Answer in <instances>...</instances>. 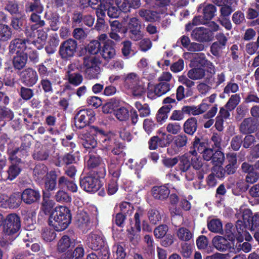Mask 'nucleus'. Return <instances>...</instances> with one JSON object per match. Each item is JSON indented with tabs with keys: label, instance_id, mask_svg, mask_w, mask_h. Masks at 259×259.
I'll return each mask as SVG.
<instances>
[{
	"label": "nucleus",
	"instance_id": "nucleus-25",
	"mask_svg": "<svg viewBox=\"0 0 259 259\" xmlns=\"http://www.w3.org/2000/svg\"><path fill=\"white\" fill-rule=\"evenodd\" d=\"M30 19L32 22L35 23V24L32 25L30 27H27L26 29V34L27 37L34 36V31L38 28L43 26L45 25V22L40 20V17L35 13L32 14Z\"/></svg>",
	"mask_w": 259,
	"mask_h": 259
},
{
	"label": "nucleus",
	"instance_id": "nucleus-8",
	"mask_svg": "<svg viewBox=\"0 0 259 259\" xmlns=\"http://www.w3.org/2000/svg\"><path fill=\"white\" fill-rule=\"evenodd\" d=\"M100 62L95 57L84 58V69L86 76L89 79L98 78L101 72Z\"/></svg>",
	"mask_w": 259,
	"mask_h": 259
},
{
	"label": "nucleus",
	"instance_id": "nucleus-12",
	"mask_svg": "<svg viewBox=\"0 0 259 259\" xmlns=\"http://www.w3.org/2000/svg\"><path fill=\"white\" fill-rule=\"evenodd\" d=\"M76 49V41L70 38L61 44L59 49V53L62 58L68 59L74 55Z\"/></svg>",
	"mask_w": 259,
	"mask_h": 259
},
{
	"label": "nucleus",
	"instance_id": "nucleus-14",
	"mask_svg": "<svg viewBox=\"0 0 259 259\" xmlns=\"http://www.w3.org/2000/svg\"><path fill=\"white\" fill-rule=\"evenodd\" d=\"M101 186L99 179L93 176L86 177L80 181L81 187L88 192H96L99 189Z\"/></svg>",
	"mask_w": 259,
	"mask_h": 259
},
{
	"label": "nucleus",
	"instance_id": "nucleus-63",
	"mask_svg": "<svg viewBox=\"0 0 259 259\" xmlns=\"http://www.w3.org/2000/svg\"><path fill=\"white\" fill-rule=\"evenodd\" d=\"M166 128L168 133L175 135L180 132L181 127L179 123L174 122L167 124Z\"/></svg>",
	"mask_w": 259,
	"mask_h": 259
},
{
	"label": "nucleus",
	"instance_id": "nucleus-28",
	"mask_svg": "<svg viewBox=\"0 0 259 259\" xmlns=\"http://www.w3.org/2000/svg\"><path fill=\"white\" fill-rule=\"evenodd\" d=\"M84 250L81 245H78L72 250H68L62 255L61 259H82Z\"/></svg>",
	"mask_w": 259,
	"mask_h": 259
},
{
	"label": "nucleus",
	"instance_id": "nucleus-17",
	"mask_svg": "<svg viewBox=\"0 0 259 259\" xmlns=\"http://www.w3.org/2000/svg\"><path fill=\"white\" fill-rule=\"evenodd\" d=\"M192 36L197 41H208L212 37V32L207 28L204 27H200L193 30Z\"/></svg>",
	"mask_w": 259,
	"mask_h": 259
},
{
	"label": "nucleus",
	"instance_id": "nucleus-15",
	"mask_svg": "<svg viewBox=\"0 0 259 259\" xmlns=\"http://www.w3.org/2000/svg\"><path fill=\"white\" fill-rule=\"evenodd\" d=\"M213 246L219 250H229L230 252L235 251V246H233L224 237L220 236L214 237L212 240Z\"/></svg>",
	"mask_w": 259,
	"mask_h": 259
},
{
	"label": "nucleus",
	"instance_id": "nucleus-38",
	"mask_svg": "<svg viewBox=\"0 0 259 259\" xmlns=\"http://www.w3.org/2000/svg\"><path fill=\"white\" fill-rule=\"evenodd\" d=\"M237 3L235 0H228V2L222 6L221 13L223 17L229 16L235 10Z\"/></svg>",
	"mask_w": 259,
	"mask_h": 259
},
{
	"label": "nucleus",
	"instance_id": "nucleus-62",
	"mask_svg": "<svg viewBox=\"0 0 259 259\" xmlns=\"http://www.w3.org/2000/svg\"><path fill=\"white\" fill-rule=\"evenodd\" d=\"M168 227L166 225H162L155 229L154 234L156 238H161L166 235Z\"/></svg>",
	"mask_w": 259,
	"mask_h": 259
},
{
	"label": "nucleus",
	"instance_id": "nucleus-36",
	"mask_svg": "<svg viewBox=\"0 0 259 259\" xmlns=\"http://www.w3.org/2000/svg\"><path fill=\"white\" fill-rule=\"evenodd\" d=\"M139 14L145 20L150 22L157 21L161 17L157 12L148 10H141Z\"/></svg>",
	"mask_w": 259,
	"mask_h": 259
},
{
	"label": "nucleus",
	"instance_id": "nucleus-19",
	"mask_svg": "<svg viewBox=\"0 0 259 259\" xmlns=\"http://www.w3.org/2000/svg\"><path fill=\"white\" fill-rule=\"evenodd\" d=\"M21 77L23 82L27 85L31 87L36 83L38 80L36 72L32 68H28L21 73Z\"/></svg>",
	"mask_w": 259,
	"mask_h": 259
},
{
	"label": "nucleus",
	"instance_id": "nucleus-44",
	"mask_svg": "<svg viewBox=\"0 0 259 259\" xmlns=\"http://www.w3.org/2000/svg\"><path fill=\"white\" fill-rule=\"evenodd\" d=\"M185 132L190 135L193 134L197 129V120L192 117L188 119L184 125Z\"/></svg>",
	"mask_w": 259,
	"mask_h": 259
},
{
	"label": "nucleus",
	"instance_id": "nucleus-24",
	"mask_svg": "<svg viewBox=\"0 0 259 259\" xmlns=\"http://www.w3.org/2000/svg\"><path fill=\"white\" fill-rule=\"evenodd\" d=\"M57 175L54 170H51L45 177L44 181V191L49 192L55 190L57 185Z\"/></svg>",
	"mask_w": 259,
	"mask_h": 259
},
{
	"label": "nucleus",
	"instance_id": "nucleus-29",
	"mask_svg": "<svg viewBox=\"0 0 259 259\" xmlns=\"http://www.w3.org/2000/svg\"><path fill=\"white\" fill-rule=\"evenodd\" d=\"M170 191L166 186H155L152 188V196L157 199L164 200L167 198Z\"/></svg>",
	"mask_w": 259,
	"mask_h": 259
},
{
	"label": "nucleus",
	"instance_id": "nucleus-30",
	"mask_svg": "<svg viewBox=\"0 0 259 259\" xmlns=\"http://www.w3.org/2000/svg\"><path fill=\"white\" fill-rule=\"evenodd\" d=\"M110 26L111 31L110 33V37L116 41L120 40V36L118 35V33H125L126 30L122 28L121 24L116 20L113 21L110 23Z\"/></svg>",
	"mask_w": 259,
	"mask_h": 259
},
{
	"label": "nucleus",
	"instance_id": "nucleus-22",
	"mask_svg": "<svg viewBox=\"0 0 259 259\" xmlns=\"http://www.w3.org/2000/svg\"><path fill=\"white\" fill-rule=\"evenodd\" d=\"M174 87L173 82H160L155 84L153 89H150L148 96H151L150 91H153L155 95L160 97L168 92Z\"/></svg>",
	"mask_w": 259,
	"mask_h": 259
},
{
	"label": "nucleus",
	"instance_id": "nucleus-42",
	"mask_svg": "<svg viewBox=\"0 0 259 259\" xmlns=\"http://www.w3.org/2000/svg\"><path fill=\"white\" fill-rule=\"evenodd\" d=\"M114 115L118 120L121 121H126L129 118L128 110L123 106H118L114 110Z\"/></svg>",
	"mask_w": 259,
	"mask_h": 259
},
{
	"label": "nucleus",
	"instance_id": "nucleus-35",
	"mask_svg": "<svg viewBox=\"0 0 259 259\" xmlns=\"http://www.w3.org/2000/svg\"><path fill=\"white\" fill-rule=\"evenodd\" d=\"M202 8L204 18L206 20H210L214 17L216 8L213 5L211 4L201 5L198 8V11H200Z\"/></svg>",
	"mask_w": 259,
	"mask_h": 259
},
{
	"label": "nucleus",
	"instance_id": "nucleus-31",
	"mask_svg": "<svg viewBox=\"0 0 259 259\" xmlns=\"http://www.w3.org/2000/svg\"><path fill=\"white\" fill-rule=\"evenodd\" d=\"M27 61V52L16 54L13 58V66L15 69L20 70L25 67Z\"/></svg>",
	"mask_w": 259,
	"mask_h": 259
},
{
	"label": "nucleus",
	"instance_id": "nucleus-39",
	"mask_svg": "<svg viewBox=\"0 0 259 259\" xmlns=\"http://www.w3.org/2000/svg\"><path fill=\"white\" fill-rule=\"evenodd\" d=\"M49 172L47 166L43 164L36 165L33 170L34 176L37 181L44 180Z\"/></svg>",
	"mask_w": 259,
	"mask_h": 259
},
{
	"label": "nucleus",
	"instance_id": "nucleus-32",
	"mask_svg": "<svg viewBox=\"0 0 259 259\" xmlns=\"http://www.w3.org/2000/svg\"><path fill=\"white\" fill-rule=\"evenodd\" d=\"M255 123L251 118L245 119L241 123L240 130L243 134L253 133L255 128Z\"/></svg>",
	"mask_w": 259,
	"mask_h": 259
},
{
	"label": "nucleus",
	"instance_id": "nucleus-3",
	"mask_svg": "<svg viewBox=\"0 0 259 259\" xmlns=\"http://www.w3.org/2000/svg\"><path fill=\"white\" fill-rule=\"evenodd\" d=\"M189 153L191 166H192V169L195 170V177L197 174L199 180V183L197 185L194 184V186L195 189H199L201 188L200 183L204 178V174L208 171L209 168L207 164L203 163L201 157L198 155L195 150H190Z\"/></svg>",
	"mask_w": 259,
	"mask_h": 259
},
{
	"label": "nucleus",
	"instance_id": "nucleus-1",
	"mask_svg": "<svg viewBox=\"0 0 259 259\" xmlns=\"http://www.w3.org/2000/svg\"><path fill=\"white\" fill-rule=\"evenodd\" d=\"M179 163L178 166L170 169L166 175V177L173 181H180V179L177 174L178 171H180L181 175H184L187 181H191L195 178V170L191 167L190 161L189 153L178 157Z\"/></svg>",
	"mask_w": 259,
	"mask_h": 259
},
{
	"label": "nucleus",
	"instance_id": "nucleus-2",
	"mask_svg": "<svg viewBox=\"0 0 259 259\" xmlns=\"http://www.w3.org/2000/svg\"><path fill=\"white\" fill-rule=\"evenodd\" d=\"M71 222V215L69 209L64 206L56 207L51 213L49 225L56 231L66 229Z\"/></svg>",
	"mask_w": 259,
	"mask_h": 259
},
{
	"label": "nucleus",
	"instance_id": "nucleus-49",
	"mask_svg": "<svg viewBox=\"0 0 259 259\" xmlns=\"http://www.w3.org/2000/svg\"><path fill=\"white\" fill-rule=\"evenodd\" d=\"M225 160L224 154L220 150L216 151L213 156L211 162L214 166H221Z\"/></svg>",
	"mask_w": 259,
	"mask_h": 259
},
{
	"label": "nucleus",
	"instance_id": "nucleus-27",
	"mask_svg": "<svg viewBox=\"0 0 259 259\" xmlns=\"http://www.w3.org/2000/svg\"><path fill=\"white\" fill-rule=\"evenodd\" d=\"M33 32L34 36L29 37L33 39L31 41L32 43L39 49L42 47V46L46 41L47 37V34L42 29H36Z\"/></svg>",
	"mask_w": 259,
	"mask_h": 259
},
{
	"label": "nucleus",
	"instance_id": "nucleus-57",
	"mask_svg": "<svg viewBox=\"0 0 259 259\" xmlns=\"http://www.w3.org/2000/svg\"><path fill=\"white\" fill-rule=\"evenodd\" d=\"M20 196V195L19 193H15L10 197H8L9 206L8 207L12 208L18 207L21 203Z\"/></svg>",
	"mask_w": 259,
	"mask_h": 259
},
{
	"label": "nucleus",
	"instance_id": "nucleus-4",
	"mask_svg": "<svg viewBox=\"0 0 259 259\" xmlns=\"http://www.w3.org/2000/svg\"><path fill=\"white\" fill-rule=\"evenodd\" d=\"M107 162L109 174L112 177L108 185V193L109 195H113L118 189L117 180L120 175V165L115 157L109 158Z\"/></svg>",
	"mask_w": 259,
	"mask_h": 259
},
{
	"label": "nucleus",
	"instance_id": "nucleus-33",
	"mask_svg": "<svg viewBox=\"0 0 259 259\" xmlns=\"http://www.w3.org/2000/svg\"><path fill=\"white\" fill-rule=\"evenodd\" d=\"M74 241L68 236L64 235L59 240L58 243L57 249L59 252L66 251L70 247L74 246Z\"/></svg>",
	"mask_w": 259,
	"mask_h": 259
},
{
	"label": "nucleus",
	"instance_id": "nucleus-60",
	"mask_svg": "<svg viewBox=\"0 0 259 259\" xmlns=\"http://www.w3.org/2000/svg\"><path fill=\"white\" fill-rule=\"evenodd\" d=\"M101 163V159L98 156L90 155L89 159L87 160V166L90 168H94L100 165Z\"/></svg>",
	"mask_w": 259,
	"mask_h": 259
},
{
	"label": "nucleus",
	"instance_id": "nucleus-10",
	"mask_svg": "<svg viewBox=\"0 0 259 259\" xmlns=\"http://www.w3.org/2000/svg\"><path fill=\"white\" fill-rule=\"evenodd\" d=\"M91 132L99 135V143L103 149L109 150L112 148L114 144H116V136L112 133L105 134L103 131L95 126L91 127Z\"/></svg>",
	"mask_w": 259,
	"mask_h": 259
},
{
	"label": "nucleus",
	"instance_id": "nucleus-6",
	"mask_svg": "<svg viewBox=\"0 0 259 259\" xmlns=\"http://www.w3.org/2000/svg\"><path fill=\"white\" fill-rule=\"evenodd\" d=\"M125 85L130 89L133 95L136 98H140L145 93V88L140 77L135 73L127 74L125 79Z\"/></svg>",
	"mask_w": 259,
	"mask_h": 259
},
{
	"label": "nucleus",
	"instance_id": "nucleus-9",
	"mask_svg": "<svg viewBox=\"0 0 259 259\" xmlns=\"http://www.w3.org/2000/svg\"><path fill=\"white\" fill-rule=\"evenodd\" d=\"M20 228L21 221L19 216L15 213H11L4 221L3 232L7 235L15 236Z\"/></svg>",
	"mask_w": 259,
	"mask_h": 259
},
{
	"label": "nucleus",
	"instance_id": "nucleus-55",
	"mask_svg": "<svg viewBox=\"0 0 259 259\" xmlns=\"http://www.w3.org/2000/svg\"><path fill=\"white\" fill-rule=\"evenodd\" d=\"M100 43L98 40H92L87 46L86 50L93 55L97 54L100 50Z\"/></svg>",
	"mask_w": 259,
	"mask_h": 259
},
{
	"label": "nucleus",
	"instance_id": "nucleus-51",
	"mask_svg": "<svg viewBox=\"0 0 259 259\" xmlns=\"http://www.w3.org/2000/svg\"><path fill=\"white\" fill-rule=\"evenodd\" d=\"M50 193L49 192L43 191L42 206L46 211H49L55 205V202L53 200L50 199Z\"/></svg>",
	"mask_w": 259,
	"mask_h": 259
},
{
	"label": "nucleus",
	"instance_id": "nucleus-5",
	"mask_svg": "<svg viewBox=\"0 0 259 259\" xmlns=\"http://www.w3.org/2000/svg\"><path fill=\"white\" fill-rule=\"evenodd\" d=\"M22 151L18 148L8 149L9 159L12 164L9 166L8 170V179L12 181L15 179L20 173L21 168L19 165L21 162V159L18 156H20Z\"/></svg>",
	"mask_w": 259,
	"mask_h": 259
},
{
	"label": "nucleus",
	"instance_id": "nucleus-37",
	"mask_svg": "<svg viewBox=\"0 0 259 259\" xmlns=\"http://www.w3.org/2000/svg\"><path fill=\"white\" fill-rule=\"evenodd\" d=\"M218 42L213 43L211 47V52L215 54L220 50L222 49L227 42V38L223 33H219L217 35Z\"/></svg>",
	"mask_w": 259,
	"mask_h": 259
},
{
	"label": "nucleus",
	"instance_id": "nucleus-48",
	"mask_svg": "<svg viewBox=\"0 0 259 259\" xmlns=\"http://www.w3.org/2000/svg\"><path fill=\"white\" fill-rule=\"evenodd\" d=\"M177 236L181 240L186 241L192 238V234L188 229L181 227L177 231Z\"/></svg>",
	"mask_w": 259,
	"mask_h": 259
},
{
	"label": "nucleus",
	"instance_id": "nucleus-47",
	"mask_svg": "<svg viewBox=\"0 0 259 259\" xmlns=\"http://www.w3.org/2000/svg\"><path fill=\"white\" fill-rule=\"evenodd\" d=\"M208 229L214 233H221L223 230L222 224L220 220L215 219L208 222Z\"/></svg>",
	"mask_w": 259,
	"mask_h": 259
},
{
	"label": "nucleus",
	"instance_id": "nucleus-16",
	"mask_svg": "<svg viewBox=\"0 0 259 259\" xmlns=\"http://www.w3.org/2000/svg\"><path fill=\"white\" fill-rule=\"evenodd\" d=\"M140 26L137 18L133 17L130 19L127 27L130 30V37L132 39L138 40L142 38V34L140 30Z\"/></svg>",
	"mask_w": 259,
	"mask_h": 259
},
{
	"label": "nucleus",
	"instance_id": "nucleus-41",
	"mask_svg": "<svg viewBox=\"0 0 259 259\" xmlns=\"http://www.w3.org/2000/svg\"><path fill=\"white\" fill-rule=\"evenodd\" d=\"M187 75L192 80L200 79L204 77L205 71L201 67H196L190 70L187 73Z\"/></svg>",
	"mask_w": 259,
	"mask_h": 259
},
{
	"label": "nucleus",
	"instance_id": "nucleus-58",
	"mask_svg": "<svg viewBox=\"0 0 259 259\" xmlns=\"http://www.w3.org/2000/svg\"><path fill=\"white\" fill-rule=\"evenodd\" d=\"M148 217L150 223L152 224H156L161 219L159 211L155 209H151L149 210Z\"/></svg>",
	"mask_w": 259,
	"mask_h": 259
},
{
	"label": "nucleus",
	"instance_id": "nucleus-59",
	"mask_svg": "<svg viewBox=\"0 0 259 259\" xmlns=\"http://www.w3.org/2000/svg\"><path fill=\"white\" fill-rule=\"evenodd\" d=\"M16 239V237L13 235H7L3 232V236L0 237V246L3 247H7Z\"/></svg>",
	"mask_w": 259,
	"mask_h": 259
},
{
	"label": "nucleus",
	"instance_id": "nucleus-7",
	"mask_svg": "<svg viewBox=\"0 0 259 259\" xmlns=\"http://www.w3.org/2000/svg\"><path fill=\"white\" fill-rule=\"evenodd\" d=\"M87 244L89 247L93 250H101L102 259H108L109 251L105 244L104 239L99 234H90L87 239Z\"/></svg>",
	"mask_w": 259,
	"mask_h": 259
},
{
	"label": "nucleus",
	"instance_id": "nucleus-61",
	"mask_svg": "<svg viewBox=\"0 0 259 259\" xmlns=\"http://www.w3.org/2000/svg\"><path fill=\"white\" fill-rule=\"evenodd\" d=\"M149 148L151 150H155L158 146L163 147L165 144L163 143L162 140L157 137H152L149 142Z\"/></svg>",
	"mask_w": 259,
	"mask_h": 259
},
{
	"label": "nucleus",
	"instance_id": "nucleus-43",
	"mask_svg": "<svg viewBox=\"0 0 259 259\" xmlns=\"http://www.w3.org/2000/svg\"><path fill=\"white\" fill-rule=\"evenodd\" d=\"M12 35V29L8 25L0 24V41H6L11 38Z\"/></svg>",
	"mask_w": 259,
	"mask_h": 259
},
{
	"label": "nucleus",
	"instance_id": "nucleus-56",
	"mask_svg": "<svg viewBox=\"0 0 259 259\" xmlns=\"http://www.w3.org/2000/svg\"><path fill=\"white\" fill-rule=\"evenodd\" d=\"M119 207L120 213L124 214L131 215L134 211V207L131 203L127 202H122L119 203Z\"/></svg>",
	"mask_w": 259,
	"mask_h": 259
},
{
	"label": "nucleus",
	"instance_id": "nucleus-18",
	"mask_svg": "<svg viewBox=\"0 0 259 259\" xmlns=\"http://www.w3.org/2000/svg\"><path fill=\"white\" fill-rule=\"evenodd\" d=\"M225 236L228 238L230 242L235 246V241L236 239L237 241L239 242H242L243 240V236L242 232L240 231H237L236 232V228L233 227L232 224H228L226 226L225 229Z\"/></svg>",
	"mask_w": 259,
	"mask_h": 259
},
{
	"label": "nucleus",
	"instance_id": "nucleus-11",
	"mask_svg": "<svg viewBox=\"0 0 259 259\" xmlns=\"http://www.w3.org/2000/svg\"><path fill=\"white\" fill-rule=\"evenodd\" d=\"M95 112L91 109L81 110L74 117V124L78 128H82L95 119Z\"/></svg>",
	"mask_w": 259,
	"mask_h": 259
},
{
	"label": "nucleus",
	"instance_id": "nucleus-54",
	"mask_svg": "<svg viewBox=\"0 0 259 259\" xmlns=\"http://www.w3.org/2000/svg\"><path fill=\"white\" fill-rule=\"evenodd\" d=\"M240 101V96L238 94L233 95L227 102L226 105V107L228 110L231 111L235 109L237 105L239 103Z\"/></svg>",
	"mask_w": 259,
	"mask_h": 259
},
{
	"label": "nucleus",
	"instance_id": "nucleus-13",
	"mask_svg": "<svg viewBox=\"0 0 259 259\" xmlns=\"http://www.w3.org/2000/svg\"><path fill=\"white\" fill-rule=\"evenodd\" d=\"M29 41L25 39L16 38L10 43L9 49L11 54L26 53L29 51Z\"/></svg>",
	"mask_w": 259,
	"mask_h": 259
},
{
	"label": "nucleus",
	"instance_id": "nucleus-45",
	"mask_svg": "<svg viewBox=\"0 0 259 259\" xmlns=\"http://www.w3.org/2000/svg\"><path fill=\"white\" fill-rule=\"evenodd\" d=\"M187 137L185 135H179L175 136L173 138L172 144L177 148L175 152L177 153L179 148L185 146L187 143Z\"/></svg>",
	"mask_w": 259,
	"mask_h": 259
},
{
	"label": "nucleus",
	"instance_id": "nucleus-21",
	"mask_svg": "<svg viewBox=\"0 0 259 259\" xmlns=\"http://www.w3.org/2000/svg\"><path fill=\"white\" fill-rule=\"evenodd\" d=\"M94 136H99L97 134H92L91 132V127L89 130L81 135L82 145L86 149L94 148L97 145V142Z\"/></svg>",
	"mask_w": 259,
	"mask_h": 259
},
{
	"label": "nucleus",
	"instance_id": "nucleus-50",
	"mask_svg": "<svg viewBox=\"0 0 259 259\" xmlns=\"http://www.w3.org/2000/svg\"><path fill=\"white\" fill-rule=\"evenodd\" d=\"M119 102L115 100H111L106 103L102 107L103 112L104 113H110L112 112L114 113V110L118 107Z\"/></svg>",
	"mask_w": 259,
	"mask_h": 259
},
{
	"label": "nucleus",
	"instance_id": "nucleus-52",
	"mask_svg": "<svg viewBox=\"0 0 259 259\" xmlns=\"http://www.w3.org/2000/svg\"><path fill=\"white\" fill-rule=\"evenodd\" d=\"M55 196L56 200L59 202H69L71 201V198L69 195L65 191L60 188Z\"/></svg>",
	"mask_w": 259,
	"mask_h": 259
},
{
	"label": "nucleus",
	"instance_id": "nucleus-26",
	"mask_svg": "<svg viewBox=\"0 0 259 259\" xmlns=\"http://www.w3.org/2000/svg\"><path fill=\"white\" fill-rule=\"evenodd\" d=\"M75 223L81 229L86 228L90 224V218L87 212L83 210H79L75 217Z\"/></svg>",
	"mask_w": 259,
	"mask_h": 259
},
{
	"label": "nucleus",
	"instance_id": "nucleus-53",
	"mask_svg": "<svg viewBox=\"0 0 259 259\" xmlns=\"http://www.w3.org/2000/svg\"><path fill=\"white\" fill-rule=\"evenodd\" d=\"M68 80L73 85H78L82 81V76L79 73H71V71L68 70Z\"/></svg>",
	"mask_w": 259,
	"mask_h": 259
},
{
	"label": "nucleus",
	"instance_id": "nucleus-20",
	"mask_svg": "<svg viewBox=\"0 0 259 259\" xmlns=\"http://www.w3.org/2000/svg\"><path fill=\"white\" fill-rule=\"evenodd\" d=\"M192 63L195 67H206L211 73L214 71L213 65L205 59V55L203 53H196L194 59L192 61Z\"/></svg>",
	"mask_w": 259,
	"mask_h": 259
},
{
	"label": "nucleus",
	"instance_id": "nucleus-46",
	"mask_svg": "<svg viewBox=\"0 0 259 259\" xmlns=\"http://www.w3.org/2000/svg\"><path fill=\"white\" fill-rule=\"evenodd\" d=\"M172 106L170 105L163 106L161 107L156 115L157 120L159 122H162L167 118V113L170 111Z\"/></svg>",
	"mask_w": 259,
	"mask_h": 259
},
{
	"label": "nucleus",
	"instance_id": "nucleus-23",
	"mask_svg": "<svg viewBox=\"0 0 259 259\" xmlns=\"http://www.w3.org/2000/svg\"><path fill=\"white\" fill-rule=\"evenodd\" d=\"M40 194L38 191L26 189L21 194L22 200L27 204H31L39 200Z\"/></svg>",
	"mask_w": 259,
	"mask_h": 259
},
{
	"label": "nucleus",
	"instance_id": "nucleus-34",
	"mask_svg": "<svg viewBox=\"0 0 259 259\" xmlns=\"http://www.w3.org/2000/svg\"><path fill=\"white\" fill-rule=\"evenodd\" d=\"M100 54L102 58L105 60H109L113 58L115 55V50L113 48L112 44H108L103 45L101 50Z\"/></svg>",
	"mask_w": 259,
	"mask_h": 259
},
{
	"label": "nucleus",
	"instance_id": "nucleus-64",
	"mask_svg": "<svg viewBox=\"0 0 259 259\" xmlns=\"http://www.w3.org/2000/svg\"><path fill=\"white\" fill-rule=\"evenodd\" d=\"M5 10L8 11L12 15L19 14V8L18 5L13 2L9 3L5 7Z\"/></svg>",
	"mask_w": 259,
	"mask_h": 259
},
{
	"label": "nucleus",
	"instance_id": "nucleus-40",
	"mask_svg": "<svg viewBox=\"0 0 259 259\" xmlns=\"http://www.w3.org/2000/svg\"><path fill=\"white\" fill-rule=\"evenodd\" d=\"M58 185L60 188H63L66 186L67 189L72 192H76L77 190V185L72 181H68L64 176L59 178Z\"/></svg>",
	"mask_w": 259,
	"mask_h": 259
}]
</instances>
